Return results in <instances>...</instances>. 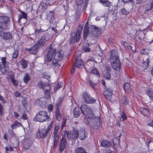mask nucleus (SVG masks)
I'll return each mask as SVG.
<instances>
[{
	"label": "nucleus",
	"mask_w": 153,
	"mask_h": 153,
	"mask_svg": "<svg viewBox=\"0 0 153 153\" xmlns=\"http://www.w3.org/2000/svg\"><path fill=\"white\" fill-rule=\"evenodd\" d=\"M80 109L82 114L85 115L86 117L85 120L86 119L88 120V123L94 128L97 129L100 125L101 122V119L99 117H95L90 107L86 105H82Z\"/></svg>",
	"instance_id": "nucleus-1"
},
{
	"label": "nucleus",
	"mask_w": 153,
	"mask_h": 153,
	"mask_svg": "<svg viewBox=\"0 0 153 153\" xmlns=\"http://www.w3.org/2000/svg\"><path fill=\"white\" fill-rule=\"evenodd\" d=\"M111 61L112 68L115 70L119 71L120 69L121 65L117 52L116 51L112 50L111 51Z\"/></svg>",
	"instance_id": "nucleus-2"
},
{
	"label": "nucleus",
	"mask_w": 153,
	"mask_h": 153,
	"mask_svg": "<svg viewBox=\"0 0 153 153\" xmlns=\"http://www.w3.org/2000/svg\"><path fill=\"white\" fill-rule=\"evenodd\" d=\"M82 30V27L80 26L77 28L76 33L74 32L71 33L70 39V44H73L75 42H79Z\"/></svg>",
	"instance_id": "nucleus-3"
},
{
	"label": "nucleus",
	"mask_w": 153,
	"mask_h": 153,
	"mask_svg": "<svg viewBox=\"0 0 153 153\" xmlns=\"http://www.w3.org/2000/svg\"><path fill=\"white\" fill-rule=\"evenodd\" d=\"M50 118L47 111H40L36 114L34 120L42 123L47 121Z\"/></svg>",
	"instance_id": "nucleus-4"
},
{
	"label": "nucleus",
	"mask_w": 153,
	"mask_h": 153,
	"mask_svg": "<svg viewBox=\"0 0 153 153\" xmlns=\"http://www.w3.org/2000/svg\"><path fill=\"white\" fill-rule=\"evenodd\" d=\"M10 21L9 18L7 16H0V29L3 30L8 29V24Z\"/></svg>",
	"instance_id": "nucleus-5"
},
{
	"label": "nucleus",
	"mask_w": 153,
	"mask_h": 153,
	"mask_svg": "<svg viewBox=\"0 0 153 153\" xmlns=\"http://www.w3.org/2000/svg\"><path fill=\"white\" fill-rule=\"evenodd\" d=\"M50 39V35L48 33H46L43 35L40 39L36 43L40 48L43 47L46 42L48 41Z\"/></svg>",
	"instance_id": "nucleus-6"
},
{
	"label": "nucleus",
	"mask_w": 153,
	"mask_h": 153,
	"mask_svg": "<svg viewBox=\"0 0 153 153\" xmlns=\"http://www.w3.org/2000/svg\"><path fill=\"white\" fill-rule=\"evenodd\" d=\"M105 97L109 101H111L112 96L113 94L112 88L109 87H105L103 91Z\"/></svg>",
	"instance_id": "nucleus-7"
},
{
	"label": "nucleus",
	"mask_w": 153,
	"mask_h": 153,
	"mask_svg": "<svg viewBox=\"0 0 153 153\" xmlns=\"http://www.w3.org/2000/svg\"><path fill=\"white\" fill-rule=\"evenodd\" d=\"M59 129V125L56 124L53 133L54 145H56L57 142L59 139V136L58 134Z\"/></svg>",
	"instance_id": "nucleus-8"
},
{
	"label": "nucleus",
	"mask_w": 153,
	"mask_h": 153,
	"mask_svg": "<svg viewBox=\"0 0 153 153\" xmlns=\"http://www.w3.org/2000/svg\"><path fill=\"white\" fill-rule=\"evenodd\" d=\"M47 134H48L45 131V128H40L36 132V136L37 138L39 139L46 137Z\"/></svg>",
	"instance_id": "nucleus-9"
},
{
	"label": "nucleus",
	"mask_w": 153,
	"mask_h": 153,
	"mask_svg": "<svg viewBox=\"0 0 153 153\" xmlns=\"http://www.w3.org/2000/svg\"><path fill=\"white\" fill-rule=\"evenodd\" d=\"M48 51V55L45 57V59L47 61L49 62L52 59L53 54L56 52V50L51 47Z\"/></svg>",
	"instance_id": "nucleus-10"
},
{
	"label": "nucleus",
	"mask_w": 153,
	"mask_h": 153,
	"mask_svg": "<svg viewBox=\"0 0 153 153\" xmlns=\"http://www.w3.org/2000/svg\"><path fill=\"white\" fill-rule=\"evenodd\" d=\"M78 132V137H79L80 140H83L85 139L88 136V134L86 132L85 128H81Z\"/></svg>",
	"instance_id": "nucleus-11"
},
{
	"label": "nucleus",
	"mask_w": 153,
	"mask_h": 153,
	"mask_svg": "<svg viewBox=\"0 0 153 153\" xmlns=\"http://www.w3.org/2000/svg\"><path fill=\"white\" fill-rule=\"evenodd\" d=\"M83 98L85 102L87 103H94L95 101L91 98V97L86 93H84L83 94Z\"/></svg>",
	"instance_id": "nucleus-12"
},
{
	"label": "nucleus",
	"mask_w": 153,
	"mask_h": 153,
	"mask_svg": "<svg viewBox=\"0 0 153 153\" xmlns=\"http://www.w3.org/2000/svg\"><path fill=\"white\" fill-rule=\"evenodd\" d=\"M67 137L69 139H76L78 137V131L74 130L73 131L68 133L67 134Z\"/></svg>",
	"instance_id": "nucleus-13"
},
{
	"label": "nucleus",
	"mask_w": 153,
	"mask_h": 153,
	"mask_svg": "<svg viewBox=\"0 0 153 153\" xmlns=\"http://www.w3.org/2000/svg\"><path fill=\"white\" fill-rule=\"evenodd\" d=\"M63 57V52L62 51H60L56 53L53 60L59 61L62 59Z\"/></svg>",
	"instance_id": "nucleus-14"
},
{
	"label": "nucleus",
	"mask_w": 153,
	"mask_h": 153,
	"mask_svg": "<svg viewBox=\"0 0 153 153\" xmlns=\"http://www.w3.org/2000/svg\"><path fill=\"white\" fill-rule=\"evenodd\" d=\"M40 47L36 44H35L31 48H28L27 50L29 51L30 53L36 54L38 52V50Z\"/></svg>",
	"instance_id": "nucleus-15"
},
{
	"label": "nucleus",
	"mask_w": 153,
	"mask_h": 153,
	"mask_svg": "<svg viewBox=\"0 0 153 153\" xmlns=\"http://www.w3.org/2000/svg\"><path fill=\"white\" fill-rule=\"evenodd\" d=\"M24 147L25 149H29L33 144L32 141L29 139L25 138L24 140Z\"/></svg>",
	"instance_id": "nucleus-16"
},
{
	"label": "nucleus",
	"mask_w": 153,
	"mask_h": 153,
	"mask_svg": "<svg viewBox=\"0 0 153 153\" xmlns=\"http://www.w3.org/2000/svg\"><path fill=\"white\" fill-rule=\"evenodd\" d=\"M67 143V140L65 138H62L60 143L59 150L61 152L65 148Z\"/></svg>",
	"instance_id": "nucleus-17"
},
{
	"label": "nucleus",
	"mask_w": 153,
	"mask_h": 153,
	"mask_svg": "<svg viewBox=\"0 0 153 153\" xmlns=\"http://www.w3.org/2000/svg\"><path fill=\"white\" fill-rule=\"evenodd\" d=\"M74 66L77 68H82L84 67L83 62L81 59H79L76 58L74 63Z\"/></svg>",
	"instance_id": "nucleus-18"
},
{
	"label": "nucleus",
	"mask_w": 153,
	"mask_h": 153,
	"mask_svg": "<svg viewBox=\"0 0 153 153\" xmlns=\"http://www.w3.org/2000/svg\"><path fill=\"white\" fill-rule=\"evenodd\" d=\"M90 29L92 30L94 36H98L100 34V32L98 28L94 25H91Z\"/></svg>",
	"instance_id": "nucleus-19"
},
{
	"label": "nucleus",
	"mask_w": 153,
	"mask_h": 153,
	"mask_svg": "<svg viewBox=\"0 0 153 153\" xmlns=\"http://www.w3.org/2000/svg\"><path fill=\"white\" fill-rule=\"evenodd\" d=\"M50 90L51 87L50 85H47L44 89V90L45 91V96L47 98H49L50 96Z\"/></svg>",
	"instance_id": "nucleus-20"
},
{
	"label": "nucleus",
	"mask_w": 153,
	"mask_h": 153,
	"mask_svg": "<svg viewBox=\"0 0 153 153\" xmlns=\"http://www.w3.org/2000/svg\"><path fill=\"white\" fill-rule=\"evenodd\" d=\"M89 31V26L88 22L85 25L84 31H83V36L85 39H86L88 36Z\"/></svg>",
	"instance_id": "nucleus-21"
},
{
	"label": "nucleus",
	"mask_w": 153,
	"mask_h": 153,
	"mask_svg": "<svg viewBox=\"0 0 153 153\" xmlns=\"http://www.w3.org/2000/svg\"><path fill=\"white\" fill-rule=\"evenodd\" d=\"M45 98L44 97L38 98L36 100V104L38 105L42 106V105L45 104Z\"/></svg>",
	"instance_id": "nucleus-22"
},
{
	"label": "nucleus",
	"mask_w": 153,
	"mask_h": 153,
	"mask_svg": "<svg viewBox=\"0 0 153 153\" xmlns=\"http://www.w3.org/2000/svg\"><path fill=\"white\" fill-rule=\"evenodd\" d=\"M124 89L125 92L127 93L131 92L132 89L130 85L128 83H126L124 85Z\"/></svg>",
	"instance_id": "nucleus-23"
},
{
	"label": "nucleus",
	"mask_w": 153,
	"mask_h": 153,
	"mask_svg": "<svg viewBox=\"0 0 153 153\" xmlns=\"http://www.w3.org/2000/svg\"><path fill=\"white\" fill-rule=\"evenodd\" d=\"M12 38V35L9 32H4L2 39L7 40L11 39Z\"/></svg>",
	"instance_id": "nucleus-24"
},
{
	"label": "nucleus",
	"mask_w": 153,
	"mask_h": 153,
	"mask_svg": "<svg viewBox=\"0 0 153 153\" xmlns=\"http://www.w3.org/2000/svg\"><path fill=\"white\" fill-rule=\"evenodd\" d=\"M140 112L143 115L147 117H148L150 114V112L149 110L145 108H142Z\"/></svg>",
	"instance_id": "nucleus-25"
},
{
	"label": "nucleus",
	"mask_w": 153,
	"mask_h": 153,
	"mask_svg": "<svg viewBox=\"0 0 153 153\" xmlns=\"http://www.w3.org/2000/svg\"><path fill=\"white\" fill-rule=\"evenodd\" d=\"M11 126L12 129H16L17 127H19L20 126L23 127L22 123L17 121H15L13 124H11Z\"/></svg>",
	"instance_id": "nucleus-26"
},
{
	"label": "nucleus",
	"mask_w": 153,
	"mask_h": 153,
	"mask_svg": "<svg viewBox=\"0 0 153 153\" xmlns=\"http://www.w3.org/2000/svg\"><path fill=\"white\" fill-rule=\"evenodd\" d=\"M111 144L110 143L106 140H104L102 141L101 146L104 147H109Z\"/></svg>",
	"instance_id": "nucleus-27"
},
{
	"label": "nucleus",
	"mask_w": 153,
	"mask_h": 153,
	"mask_svg": "<svg viewBox=\"0 0 153 153\" xmlns=\"http://www.w3.org/2000/svg\"><path fill=\"white\" fill-rule=\"evenodd\" d=\"M21 14L19 16L18 21L19 22H20L21 19L22 18L26 19L27 17V13L24 12L23 11H21Z\"/></svg>",
	"instance_id": "nucleus-28"
},
{
	"label": "nucleus",
	"mask_w": 153,
	"mask_h": 153,
	"mask_svg": "<svg viewBox=\"0 0 153 153\" xmlns=\"http://www.w3.org/2000/svg\"><path fill=\"white\" fill-rule=\"evenodd\" d=\"M63 97H60L57 100L56 103L55 108H59V107L62 104V101L63 100Z\"/></svg>",
	"instance_id": "nucleus-29"
},
{
	"label": "nucleus",
	"mask_w": 153,
	"mask_h": 153,
	"mask_svg": "<svg viewBox=\"0 0 153 153\" xmlns=\"http://www.w3.org/2000/svg\"><path fill=\"white\" fill-rule=\"evenodd\" d=\"M100 2L105 7H109L111 5V3L107 0H99Z\"/></svg>",
	"instance_id": "nucleus-30"
},
{
	"label": "nucleus",
	"mask_w": 153,
	"mask_h": 153,
	"mask_svg": "<svg viewBox=\"0 0 153 153\" xmlns=\"http://www.w3.org/2000/svg\"><path fill=\"white\" fill-rule=\"evenodd\" d=\"M30 79V76L28 74H26L23 78V82L24 83L27 84L28 83Z\"/></svg>",
	"instance_id": "nucleus-31"
},
{
	"label": "nucleus",
	"mask_w": 153,
	"mask_h": 153,
	"mask_svg": "<svg viewBox=\"0 0 153 153\" xmlns=\"http://www.w3.org/2000/svg\"><path fill=\"white\" fill-rule=\"evenodd\" d=\"M74 114L75 117H78L80 114L79 109L76 107L73 110Z\"/></svg>",
	"instance_id": "nucleus-32"
},
{
	"label": "nucleus",
	"mask_w": 153,
	"mask_h": 153,
	"mask_svg": "<svg viewBox=\"0 0 153 153\" xmlns=\"http://www.w3.org/2000/svg\"><path fill=\"white\" fill-rule=\"evenodd\" d=\"M55 15V13L53 12L50 11L48 13L47 18L49 20L52 19H54Z\"/></svg>",
	"instance_id": "nucleus-33"
},
{
	"label": "nucleus",
	"mask_w": 153,
	"mask_h": 153,
	"mask_svg": "<svg viewBox=\"0 0 153 153\" xmlns=\"http://www.w3.org/2000/svg\"><path fill=\"white\" fill-rule=\"evenodd\" d=\"M56 119L58 120H59L61 118V114L59 108H56Z\"/></svg>",
	"instance_id": "nucleus-34"
},
{
	"label": "nucleus",
	"mask_w": 153,
	"mask_h": 153,
	"mask_svg": "<svg viewBox=\"0 0 153 153\" xmlns=\"http://www.w3.org/2000/svg\"><path fill=\"white\" fill-rule=\"evenodd\" d=\"M121 45H122L124 46L126 49H130L131 51H133L132 50V47L129 45H127V43L126 42L122 41L121 42Z\"/></svg>",
	"instance_id": "nucleus-35"
},
{
	"label": "nucleus",
	"mask_w": 153,
	"mask_h": 153,
	"mask_svg": "<svg viewBox=\"0 0 153 153\" xmlns=\"http://www.w3.org/2000/svg\"><path fill=\"white\" fill-rule=\"evenodd\" d=\"M6 57H3L1 58V60L2 64L4 67L6 68H8L7 66L9 64V63L6 61Z\"/></svg>",
	"instance_id": "nucleus-36"
},
{
	"label": "nucleus",
	"mask_w": 153,
	"mask_h": 153,
	"mask_svg": "<svg viewBox=\"0 0 153 153\" xmlns=\"http://www.w3.org/2000/svg\"><path fill=\"white\" fill-rule=\"evenodd\" d=\"M146 93L149 97L151 100L153 102V91L149 89L147 91Z\"/></svg>",
	"instance_id": "nucleus-37"
},
{
	"label": "nucleus",
	"mask_w": 153,
	"mask_h": 153,
	"mask_svg": "<svg viewBox=\"0 0 153 153\" xmlns=\"http://www.w3.org/2000/svg\"><path fill=\"white\" fill-rule=\"evenodd\" d=\"M120 134L119 135L117 138H115L113 139V143L114 145H119V144L120 143L119 138H120Z\"/></svg>",
	"instance_id": "nucleus-38"
},
{
	"label": "nucleus",
	"mask_w": 153,
	"mask_h": 153,
	"mask_svg": "<svg viewBox=\"0 0 153 153\" xmlns=\"http://www.w3.org/2000/svg\"><path fill=\"white\" fill-rule=\"evenodd\" d=\"M121 102L122 103L125 105H127L128 104L129 101L127 100L126 97L124 96L122 97Z\"/></svg>",
	"instance_id": "nucleus-39"
},
{
	"label": "nucleus",
	"mask_w": 153,
	"mask_h": 153,
	"mask_svg": "<svg viewBox=\"0 0 153 153\" xmlns=\"http://www.w3.org/2000/svg\"><path fill=\"white\" fill-rule=\"evenodd\" d=\"M85 152V149L82 147L78 148L75 150V153H84Z\"/></svg>",
	"instance_id": "nucleus-40"
},
{
	"label": "nucleus",
	"mask_w": 153,
	"mask_h": 153,
	"mask_svg": "<svg viewBox=\"0 0 153 153\" xmlns=\"http://www.w3.org/2000/svg\"><path fill=\"white\" fill-rule=\"evenodd\" d=\"M127 118V117L125 112L123 111L121 114V116L120 118V121H124Z\"/></svg>",
	"instance_id": "nucleus-41"
},
{
	"label": "nucleus",
	"mask_w": 153,
	"mask_h": 153,
	"mask_svg": "<svg viewBox=\"0 0 153 153\" xmlns=\"http://www.w3.org/2000/svg\"><path fill=\"white\" fill-rule=\"evenodd\" d=\"M45 84L43 83L42 81H39L38 83V88H44V87L45 88L46 86L45 85Z\"/></svg>",
	"instance_id": "nucleus-42"
},
{
	"label": "nucleus",
	"mask_w": 153,
	"mask_h": 153,
	"mask_svg": "<svg viewBox=\"0 0 153 153\" xmlns=\"http://www.w3.org/2000/svg\"><path fill=\"white\" fill-rule=\"evenodd\" d=\"M59 61H57L54 60H53L52 61V65L55 67H59L60 66V65L58 63V62Z\"/></svg>",
	"instance_id": "nucleus-43"
},
{
	"label": "nucleus",
	"mask_w": 153,
	"mask_h": 153,
	"mask_svg": "<svg viewBox=\"0 0 153 153\" xmlns=\"http://www.w3.org/2000/svg\"><path fill=\"white\" fill-rule=\"evenodd\" d=\"M149 51L147 49H142L140 51V53L142 54H144L145 55H147Z\"/></svg>",
	"instance_id": "nucleus-44"
},
{
	"label": "nucleus",
	"mask_w": 153,
	"mask_h": 153,
	"mask_svg": "<svg viewBox=\"0 0 153 153\" xmlns=\"http://www.w3.org/2000/svg\"><path fill=\"white\" fill-rule=\"evenodd\" d=\"M21 64L22 67L24 68H25L27 67V62L24 60H23L22 61Z\"/></svg>",
	"instance_id": "nucleus-45"
},
{
	"label": "nucleus",
	"mask_w": 153,
	"mask_h": 153,
	"mask_svg": "<svg viewBox=\"0 0 153 153\" xmlns=\"http://www.w3.org/2000/svg\"><path fill=\"white\" fill-rule=\"evenodd\" d=\"M120 11L124 15H127L129 13L128 11L125 8H123L121 9L120 10Z\"/></svg>",
	"instance_id": "nucleus-46"
},
{
	"label": "nucleus",
	"mask_w": 153,
	"mask_h": 153,
	"mask_svg": "<svg viewBox=\"0 0 153 153\" xmlns=\"http://www.w3.org/2000/svg\"><path fill=\"white\" fill-rule=\"evenodd\" d=\"M52 123H53V121H52L51 122V123L50 124H49V125L48 126L47 128V129H45V131H46V132H47V133L48 134L52 128Z\"/></svg>",
	"instance_id": "nucleus-47"
},
{
	"label": "nucleus",
	"mask_w": 153,
	"mask_h": 153,
	"mask_svg": "<svg viewBox=\"0 0 153 153\" xmlns=\"http://www.w3.org/2000/svg\"><path fill=\"white\" fill-rule=\"evenodd\" d=\"M18 51L17 50H15L12 55V57L13 58L16 59V58L18 56Z\"/></svg>",
	"instance_id": "nucleus-48"
},
{
	"label": "nucleus",
	"mask_w": 153,
	"mask_h": 153,
	"mask_svg": "<svg viewBox=\"0 0 153 153\" xmlns=\"http://www.w3.org/2000/svg\"><path fill=\"white\" fill-rule=\"evenodd\" d=\"M4 109V107L0 103V115L1 116H2L4 114V112H3Z\"/></svg>",
	"instance_id": "nucleus-49"
},
{
	"label": "nucleus",
	"mask_w": 153,
	"mask_h": 153,
	"mask_svg": "<svg viewBox=\"0 0 153 153\" xmlns=\"http://www.w3.org/2000/svg\"><path fill=\"white\" fill-rule=\"evenodd\" d=\"M48 111L49 112H51L53 110V106L52 104H49L47 107Z\"/></svg>",
	"instance_id": "nucleus-50"
},
{
	"label": "nucleus",
	"mask_w": 153,
	"mask_h": 153,
	"mask_svg": "<svg viewBox=\"0 0 153 153\" xmlns=\"http://www.w3.org/2000/svg\"><path fill=\"white\" fill-rule=\"evenodd\" d=\"M5 150L7 151H9L11 152L13 151V149L11 146H9L5 147Z\"/></svg>",
	"instance_id": "nucleus-51"
},
{
	"label": "nucleus",
	"mask_w": 153,
	"mask_h": 153,
	"mask_svg": "<svg viewBox=\"0 0 153 153\" xmlns=\"http://www.w3.org/2000/svg\"><path fill=\"white\" fill-rule=\"evenodd\" d=\"M22 118L24 120L28 119V117L25 111H24L22 115Z\"/></svg>",
	"instance_id": "nucleus-52"
},
{
	"label": "nucleus",
	"mask_w": 153,
	"mask_h": 153,
	"mask_svg": "<svg viewBox=\"0 0 153 153\" xmlns=\"http://www.w3.org/2000/svg\"><path fill=\"white\" fill-rule=\"evenodd\" d=\"M91 73L97 75H99V73L97 69L94 68L91 71Z\"/></svg>",
	"instance_id": "nucleus-53"
},
{
	"label": "nucleus",
	"mask_w": 153,
	"mask_h": 153,
	"mask_svg": "<svg viewBox=\"0 0 153 153\" xmlns=\"http://www.w3.org/2000/svg\"><path fill=\"white\" fill-rule=\"evenodd\" d=\"M8 68H6L4 67V68H1L0 70L1 72L3 74H4L6 72Z\"/></svg>",
	"instance_id": "nucleus-54"
},
{
	"label": "nucleus",
	"mask_w": 153,
	"mask_h": 153,
	"mask_svg": "<svg viewBox=\"0 0 153 153\" xmlns=\"http://www.w3.org/2000/svg\"><path fill=\"white\" fill-rule=\"evenodd\" d=\"M13 95L15 97H20L21 95V94L20 92L16 91L13 93Z\"/></svg>",
	"instance_id": "nucleus-55"
},
{
	"label": "nucleus",
	"mask_w": 153,
	"mask_h": 153,
	"mask_svg": "<svg viewBox=\"0 0 153 153\" xmlns=\"http://www.w3.org/2000/svg\"><path fill=\"white\" fill-rule=\"evenodd\" d=\"M82 50L85 52H89L91 51V49L88 47L84 46L82 49Z\"/></svg>",
	"instance_id": "nucleus-56"
},
{
	"label": "nucleus",
	"mask_w": 153,
	"mask_h": 153,
	"mask_svg": "<svg viewBox=\"0 0 153 153\" xmlns=\"http://www.w3.org/2000/svg\"><path fill=\"white\" fill-rule=\"evenodd\" d=\"M83 3H84L82 0H76V4L77 5H80Z\"/></svg>",
	"instance_id": "nucleus-57"
},
{
	"label": "nucleus",
	"mask_w": 153,
	"mask_h": 153,
	"mask_svg": "<svg viewBox=\"0 0 153 153\" xmlns=\"http://www.w3.org/2000/svg\"><path fill=\"white\" fill-rule=\"evenodd\" d=\"M88 82L89 84H90L91 86L93 88V89H94L95 86L96 85V84L93 83L92 81L90 79H88Z\"/></svg>",
	"instance_id": "nucleus-58"
},
{
	"label": "nucleus",
	"mask_w": 153,
	"mask_h": 153,
	"mask_svg": "<svg viewBox=\"0 0 153 153\" xmlns=\"http://www.w3.org/2000/svg\"><path fill=\"white\" fill-rule=\"evenodd\" d=\"M104 76L105 77L106 79H109L111 77L110 74L108 72H107L105 74H104Z\"/></svg>",
	"instance_id": "nucleus-59"
},
{
	"label": "nucleus",
	"mask_w": 153,
	"mask_h": 153,
	"mask_svg": "<svg viewBox=\"0 0 153 153\" xmlns=\"http://www.w3.org/2000/svg\"><path fill=\"white\" fill-rule=\"evenodd\" d=\"M61 82H58V85L56 87H55V91H56V90H57L59 88H60L62 87L61 85Z\"/></svg>",
	"instance_id": "nucleus-60"
},
{
	"label": "nucleus",
	"mask_w": 153,
	"mask_h": 153,
	"mask_svg": "<svg viewBox=\"0 0 153 153\" xmlns=\"http://www.w3.org/2000/svg\"><path fill=\"white\" fill-rule=\"evenodd\" d=\"M12 82L13 84L14 85L16 86L18 85V83L17 80H16L15 79L12 80L11 81Z\"/></svg>",
	"instance_id": "nucleus-61"
},
{
	"label": "nucleus",
	"mask_w": 153,
	"mask_h": 153,
	"mask_svg": "<svg viewBox=\"0 0 153 153\" xmlns=\"http://www.w3.org/2000/svg\"><path fill=\"white\" fill-rule=\"evenodd\" d=\"M68 133L66 131H62V138H64V137L66 136V135H67L68 134Z\"/></svg>",
	"instance_id": "nucleus-62"
},
{
	"label": "nucleus",
	"mask_w": 153,
	"mask_h": 153,
	"mask_svg": "<svg viewBox=\"0 0 153 153\" xmlns=\"http://www.w3.org/2000/svg\"><path fill=\"white\" fill-rule=\"evenodd\" d=\"M43 77L44 78H45V79H46L48 81H50V80H49V79L50 78V76H49L47 74H43Z\"/></svg>",
	"instance_id": "nucleus-63"
},
{
	"label": "nucleus",
	"mask_w": 153,
	"mask_h": 153,
	"mask_svg": "<svg viewBox=\"0 0 153 153\" xmlns=\"http://www.w3.org/2000/svg\"><path fill=\"white\" fill-rule=\"evenodd\" d=\"M0 100L4 104L5 103V101L4 98L1 95H0Z\"/></svg>",
	"instance_id": "nucleus-64"
}]
</instances>
